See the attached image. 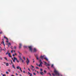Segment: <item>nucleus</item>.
I'll return each instance as SVG.
<instances>
[{"instance_id":"obj_51","label":"nucleus","mask_w":76,"mask_h":76,"mask_svg":"<svg viewBox=\"0 0 76 76\" xmlns=\"http://www.w3.org/2000/svg\"><path fill=\"white\" fill-rule=\"evenodd\" d=\"M50 73H48V75H50Z\"/></svg>"},{"instance_id":"obj_61","label":"nucleus","mask_w":76,"mask_h":76,"mask_svg":"<svg viewBox=\"0 0 76 76\" xmlns=\"http://www.w3.org/2000/svg\"><path fill=\"white\" fill-rule=\"evenodd\" d=\"M11 76H15L14 75H11Z\"/></svg>"},{"instance_id":"obj_54","label":"nucleus","mask_w":76,"mask_h":76,"mask_svg":"<svg viewBox=\"0 0 76 76\" xmlns=\"http://www.w3.org/2000/svg\"><path fill=\"white\" fill-rule=\"evenodd\" d=\"M15 75H17V76H18V74H17V73H16Z\"/></svg>"},{"instance_id":"obj_64","label":"nucleus","mask_w":76,"mask_h":76,"mask_svg":"<svg viewBox=\"0 0 76 76\" xmlns=\"http://www.w3.org/2000/svg\"><path fill=\"white\" fill-rule=\"evenodd\" d=\"M50 76H51V74H50Z\"/></svg>"},{"instance_id":"obj_42","label":"nucleus","mask_w":76,"mask_h":76,"mask_svg":"<svg viewBox=\"0 0 76 76\" xmlns=\"http://www.w3.org/2000/svg\"><path fill=\"white\" fill-rule=\"evenodd\" d=\"M3 51H6V48H5L4 49H3Z\"/></svg>"},{"instance_id":"obj_46","label":"nucleus","mask_w":76,"mask_h":76,"mask_svg":"<svg viewBox=\"0 0 76 76\" xmlns=\"http://www.w3.org/2000/svg\"><path fill=\"white\" fill-rule=\"evenodd\" d=\"M23 73H25V71H23Z\"/></svg>"},{"instance_id":"obj_36","label":"nucleus","mask_w":76,"mask_h":76,"mask_svg":"<svg viewBox=\"0 0 76 76\" xmlns=\"http://www.w3.org/2000/svg\"><path fill=\"white\" fill-rule=\"evenodd\" d=\"M11 53H13V50H12L11 51Z\"/></svg>"},{"instance_id":"obj_63","label":"nucleus","mask_w":76,"mask_h":76,"mask_svg":"<svg viewBox=\"0 0 76 76\" xmlns=\"http://www.w3.org/2000/svg\"><path fill=\"white\" fill-rule=\"evenodd\" d=\"M21 72H22V69L20 70Z\"/></svg>"},{"instance_id":"obj_17","label":"nucleus","mask_w":76,"mask_h":76,"mask_svg":"<svg viewBox=\"0 0 76 76\" xmlns=\"http://www.w3.org/2000/svg\"><path fill=\"white\" fill-rule=\"evenodd\" d=\"M46 65L47 66H50V64H47Z\"/></svg>"},{"instance_id":"obj_43","label":"nucleus","mask_w":76,"mask_h":76,"mask_svg":"<svg viewBox=\"0 0 76 76\" xmlns=\"http://www.w3.org/2000/svg\"><path fill=\"white\" fill-rule=\"evenodd\" d=\"M28 70L29 71V72H31V70H30V69H29V68H28Z\"/></svg>"},{"instance_id":"obj_25","label":"nucleus","mask_w":76,"mask_h":76,"mask_svg":"<svg viewBox=\"0 0 76 76\" xmlns=\"http://www.w3.org/2000/svg\"><path fill=\"white\" fill-rule=\"evenodd\" d=\"M14 49H16V46H14Z\"/></svg>"},{"instance_id":"obj_16","label":"nucleus","mask_w":76,"mask_h":76,"mask_svg":"<svg viewBox=\"0 0 76 76\" xmlns=\"http://www.w3.org/2000/svg\"><path fill=\"white\" fill-rule=\"evenodd\" d=\"M7 70L8 72H11V70H10V69H8Z\"/></svg>"},{"instance_id":"obj_10","label":"nucleus","mask_w":76,"mask_h":76,"mask_svg":"<svg viewBox=\"0 0 76 76\" xmlns=\"http://www.w3.org/2000/svg\"><path fill=\"white\" fill-rule=\"evenodd\" d=\"M15 58H15L14 57V59H13V62H15V61L16 60V59H15Z\"/></svg>"},{"instance_id":"obj_2","label":"nucleus","mask_w":76,"mask_h":76,"mask_svg":"<svg viewBox=\"0 0 76 76\" xmlns=\"http://www.w3.org/2000/svg\"><path fill=\"white\" fill-rule=\"evenodd\" d=\"M54 73H55V74L56 75H58V76H59V73H58V72L57 71H56V69H55L54 70Z\"/></svg>"},{"instance_id":"obj_41","label":"nucleus","mask_w":76,"mask_h":76,"mask_svg":"<svg viewBox=\"0 0 76 76\" xmlns=\"http://www.w3.org/2000/svg\"><path fill=\"white\" fill-rule=\"evenodd\" d=\"M19 69H20V71L22 70V69H21V68H20V67H19Z\"/></svg>"},{"instance_id":"obj_28","label":"nucleus","mask_w":76,"mask_h":76,"mask_svg":"<svg viewBox=\"0 0 76 76\" xmlns=\"http://www.w3.org/2000/svg\"><path fill=\"white\" fill-rule=\"evenodd\" d=\"M8 44H9V45H11V44L9 42L8 43Z\"/></svg>"},{"instance_id":"obj_22","label":"nucleus","mask_w":76,"mask_h":76,"mask_svg":"<svg viewBox=\"0 0 76 76\" xmlns=\"http://www.w3.org/2000/svg\"><path fill=\"white\" fill-rule=\"evenodd\" d=\"M31 67H32L33 69L34 68V66H32V65H31Z\"/></svg>"},{"instance_id":"obj_53","label":"nucleus","mask_w":76,"mask_h":76,"mask_svg":"<svg viewBox=\"0 0 76 76\" xmlns=\"http://www.w3.org/2000/svg\"><path fill=\"white\" fill-rule=\"evenodd\" d=\"M40 64H42V62H40Z\"/></svg>"},{"instance_id":"obj_26","label":"nucleus","mask_w":76,"mask_h":76,"mask_svg":"<svg viewBox=\"0 0 76 76\" xmlns=\"http://www.w3.org/2000/svg\"><path fill=\"white\" fill-rule=\"evenodd\" d=\"M52 75H53V76H55V74H54L53 73H52Z\"/></svg>"},{"instance_id":"obj_57","label":"nucleus","mask_w":76,"mask_h":76,"mask_svg":"<svg viewBox=\"0 0 76 76\" xmlns=\"http://www.w3.org/2000/svg\"><path fill=\"white\" fill-rule=\"evenodd\" d=\"M18 53L19 54L20 53V52H19V51H18Z\"/></svg>"},{"instance_id":"obj_3","label":"nucleus","mask_w":76,"mask_h":76,"mask_svg":"<svg viewBox=\"0 0 76 76\" xmlns=\"http://www.w3.org/2000/svg\"><path fill=\"white\" fill-rule=\"evenodd\" d=\"M26 62L27 65H28V64H29V63L30 62V61H29V59L28 58H27V60H26Z\"/></svg>"},{"instance_id":"obj_18","label":"nucleus","mask_w":76,"mask_h":76,"mask_svg":"<svg viewBox=\"0 0 76 76\" xmlns=\"http://www.w3.org/2000/svg\"><path fill=\"white\" fill-rule=\"evenodd\" d=\"M6 66H9V64L7 63L6 64Z\"/></svg>"},{"instance_id":"obj_23","label":"nucleus","mask_w":76,"mask_h":76,"mask_svg":"<svg viewBox=\"0 0 76 76\" xmlns=\"http://www.w3.org/2000/svg\"><path fill=\"white\" fill-rule=\"evenodd\" d=\"M11 64H13V62H12V60H11Z\"/></svg>"},{"instance_id":"obj_49","label":"nucleus","mask_w":76,"mask_h":76,"mask_svg":"<svg viewBox=\"0 0 76 76\" xmlns=\"http://www.w3.org/2000/svg\"><path fill=\"white\" fill-rule=\"evenodd\" d=\"M41 65L40 64H39L38 65V66H39V67H40V66H41Z\"/></svg>"},{"instance_id":"obj_47","label":"nucleus","mask_w":76,"mask_h":76,"mask_svg":"<svg viewBox=\"0 0 76 76\" xmlns=\"http://www.w3.org/2000/svg\"><path fill=\"white\" fill-rule=\"evenodd\" d=\"M37 60H39V59H38V57H37Z\"/></svg>"},{"instance_id":"obj_7","label":"nucleus","mask_w":76,"mask_h":76,"mask_svg":"<svg viewBox=\"0 0 76 76\" xmlns=\"http://www.w3.org/2000/svg\"><path fill=\"white\" fill-rule=\"evenodd\" d=\"M8 54L10 57H12V56L10 55V53H8Z\"/></svg>"},{"instance_id":"obj_27","label":"nucleus","mask_w":76,"mask_h":76,"mask_svg":"<svg viewBox=\"0 0 76 76\" xmlns=\"http://www.w3.org/2000/svg\"><path fill=\"white\" fill-rule=\"evenodd\" d=\"M44 73H45L47 72V71H45V70H44Z\"/></svg>"},{"instance_id":"obj_34","label":"nucleus","mask_w":76,"mask_h":76,"mask_svg":"<svg viewBox=\"0 0 76 76\" xmlns=\"http://www.w3.org/2000/svg\"><path fill=\"white\" fill-rule=\"evenodd\" d=\"M19 55L20 56V55H21V53H19Z\"/></svg>"},{"instance_id":"obj_56","label":"nucleus","mask_w":76,"mask_h":76,"mask_svg":"<svg viewBox=\"0 0 76 76\" xmlns=\"http://www.w3.org/2000/svg\"><path fill=\"white\" fill-rule=\"evenodd\" d=\"M11 48V49L13 50V48H12V46Z\"/></svg>"},{"instance_id":"obj_14","label":"nucleus","mask_w":76,"mask_h":76,"mask_svg":"<svg viewBox=\"0 0 76 76\" xmlns=\"http://www.w3.org/2000/svg\"><path fill=\"white\" fill-rule=\"evenodd\" d=\"M1 44H3L4 46H5V44H4V41H3L2 42H1Z\"/></svg>"},{"instance_id":"obj_33","label":"nucleus","mask_w":76,"mask_h":76,"mask_svg":"<svg viewBox=\"0 0 76 76\" xmlns=\"http://www.w3.org/2000/svg\"><path fill=\"white\" fill-rule=\"evenodd\" d=\"M44 63H45V64H47V62H45V61H44Z\"/></svg>"},{"instance_id":"obj_40","label":"nucleus","mask_w":76,"mask_h":76,"mask_svg":"<svg viewBox=\"0 0 76 76\" xmlns=\"http://www.w3.org/2000/svg\"><path fill=\"white\" fill-rule=\"evenodd\" d=\"M26 47H27L26 46H24V48H26Z\"/></svg>"},{"instance_id":"obj_50","label":"nucleus","mask_w":76,"mask_h":76,"mask_svg":"<svg viewBox=\"0 0 76 76\" xmlns=\"http://www.w3.org/2000/svg\"><path fill=\"white\" fill-rule=\"evenodd\" d=\"M0 59H1V60H2V58H0Z\"/></svg>"},{"instance_id":"obj_31","label":"nucleus","mask_w":76,"mask_h":76,"mask_svg":"<svg viewBox=\"0 0 76 76\" xmlns=\"http://www.w3.org/2000/svg\"><path fill=\"white\" fill-rule=\"evenodd\" d=\"M2 33H3V32H2V31L0 32V34H1Z\"/></svg>"},{"instance_id":"obj_15","label":"nucleus","mask_w":76,"mask_h":76,"mask_svg":"<svg viewBox=\"0 0 76 76\" xmlns=\"http://www.w3.org/2000/svg\"><path fill=\"white\" fill-rule=\"evenodd\" d=\"M44 58L45 59V60H47V61H48V59L47 58Z\"/></svg>"},{"instance_id":"obj_59","label":"nucleus","mask_w":76,"mask_h":76,"mask_svg":"<svg viewBox=\"0 0 76 76\" xmlns=\"http://www.w3.org/2000/svg\"><path fill=\"white\" fill-rule=\"evenodd\" d=\"M36 65H37V66H38V64H36Z\"/></svg>"},{"instance_id":"obj_62","label":"nucleus","mask_w":76,"mask_h":76,"mask_svg":"<svg viewBox=\"0 0 76 76\" xmlns=\"http://www.w3.org/2000/svg\"><path fill=\"white\" fill-rule=\"evenodd\" d=\"M20 76H22V75H21V74H20Z\"/></svg>"},{"instance_id":"obj_44","label":"nucleus","mask_w":76,"mask_h":76,"mask_svg":"<svg viewBox=\"0 0 76 76\" xmlns=\"http://www.w3.org/2000/svg\"><path fill=\"white\" fill-rule=\"evenodd\" d=\"M36 69H39V67H36Z\"/></svg>"},{"instance_id":"obj_5","label":"nucleus","mask_w":76,"mask_h":76,"mask_svg":"<svg viewBox=\"0 0 76 76\" xmlns=\"http://www.w3.org/2000/svg\"><path fill=\"white\" fill-rule=\"evenodd\" d=\"M22 47V44L20 43L19 44V49H20Z\"/></svg>"},{"instance_id":"obj_19","label":"nucleus","mask_w":76,"mask_h":76,"mask_svg":"<svg viewBox=\"0 0 76 76\" xmlns=\"http://www.w3.org/2000/svg\"><path fill=\"white\" fill-rule=\"evenodd\" d=\"M17 69H19V66H17Z\"/></svg>"},{"instance_id":"obj_9","label":"nucleus","mask_w":76,"mask_h":76,"mask_svg":"<svg viewBox=\"0 0 76 76\" xmlns=\"http://www.w3.org/2000/svg\"><path fill=\"white\" fill-rule=\"evenodd\" d=\"M14 59H16V60L17 63H19V61L18 60V59L17 58H14Z\"/></svg>"},{"instance_id":"obj_58","label":"nucleus","mask_w":76,"mask_h":76,"mask_svg":"<svg viewBox=\"0 0 76 76\" xmlns=\"http://www.w3.org/2000/svg\"><path fill=\"white\" fill-rule=\"evenodd\" d=\"M14 55H15V56H16V53H15Z\"/></svg>"},{"instance_id":"obj_29","label":"nucleus","mask_w":76,"mask_h":76,"mask_svg":"<svg viewBox=\"0 0 76 76\" xmlns=\"http://www.w3.org/2000/svg\"><path fill=\"white\" fill-rule=\"evenodd\" d=\"M6 74H9V72H6Z\"/></svg>"},{"instance_id":"obj_48","label":"nucleus","mask_w":76,"mask_h":76,"mask_svg":"<svg viewBox=\"0 0 76 76\" xmlns=\"http://www.w3.org/2000/svg\"><path fill=\"white\" fill-rule=\"evenodd\" d=\"M12 56L14 57V56H15V55H14V54H12Z\"/></svg>"},{"instance_id":"obj_20","label":"nucleus","mask_w":76,"mask_h":76,"mask_svg":"<svg viewBox=\"0 0 76 76\" xmlns=\"http://www.w3.org/2000/svg\"><path fill=\"white\" fill-rule=\"evenodd\" d=\"M4 58L6 60H7V58H6V57H4Z\"/></svg>"},{"instance_id":"obj_39","label":"nucleus","mask_w":76,"mask_h":76,"mask_svg":"<svg viewBox=\"0 0 76 76\" xmlns=\"http://www.w3.org/2000/svg\"><path fill=\"white\" fill-rule=\"evenodd\" d=\"M3 76H6V75H5V74H4L2 75Z\"/></svg>"},{"instance_id":"obj_4","label":"nucleus","mask_w":76,"mask_h":76,"mask_svg":"<svg viewBox=\"0 0 76 76\" xmlns=\"http://www.w3.org/2000/svg\"><path fill=\"white\" fill-rule=\"evenodd\" d=\"M4 38H6V39H7V40L6 42H7V43H8V42H9V41H8V38H7L6 37V36H4Z\"/></svg>"},{"instance_id":"obj_6","label":"nucleus","mask_w":76,"mask_h":76,"mask_svg":"<svg viewBox=\"0 0 76 76\" xmlns=\"http://www.w3.org/2000/svg\"><path fill=\"white\" fill-rule=\"evenodd\" d=\"M45 56H41L40 57V58H41L42 60H43V58H44V57Z\"/></svg>"},{"instance_id":"obj_30","label":"nucleus","mask_w":76,"mask_h":76,"mask_svg":"<svg viewBox=\"0 0 76 76\" xmlns=\"http://www.w3.org/2000/svg\"><path fill=\"white\" fill-rule=\"evenodd\" d=\"M40 71H41V72H42V69H40Z\"/></svg>"},{"instance_id":"obj_1","label":"nucleus","mask_w":76,"mask_h":76,"mask_svg":"<svg viewBox=\"0 0 76 76\" xmlns=\"http://www.w3.org/2000/svg\"><path fill=\"white\" fill-rule=\"evenodd\" d=\"M28 47V48H29V51H30L31 53H36V52L38 51V50L36 48H34L32 50V46H29Z\"/></svg>"},{"instance_id":"obj_38","label":"nucleus","mask_w":76,"mask_h":76,"mask_svg":"<svg viewBox=\"0 0 76 76\" xmlns=\"http://www.w3.org/2000/svg\"><path fill=\"white\" fill-rule=\"evenodd\" d=\"M39 62H41V59H40V61Z\"/></svg>"},{"instance_id":"obj_52","label":"nucleus","mask_w":76,"mask_h":76,"mask_svg":"<svg viewBox=\"0 0 76 76\" xmlns=\"http://www.w3.org/2000/svg\"><path fill=\"white\" fill-rule=\"evenodd\" d=\"M8 46L9 47V43H8Z\"/></svg>"},{"instance_id":"obj_24","label":"nucleus","mask_w":76,"mask_h":76,"mask_svg":"<svg viewBox=\"0 0 76 76\" xmlns=\"http://www.w3.org/2000/svg\"><path fill=\"white\" fill-rule=\"evenodd\" d=\"M9 53V52H7L6 54V55H7V54H9V53Z\"/></svg>"},{"instance_id":"obj_55","label":"nucleus","mask_w":76,"mask_h":76,"mask_svg":"<svg viewBox=\"0 0 76 76\" xmlns=\"http://www.w3.org/2000/svg\"><path fill=\"white\" fill-rule=\"evenodd\" d=\"M37 73H39V72L38 71H37Z\"/></svg>"},{"instance_id":"obj_35","label":"nucleus","mask_w":76,"mask_h":76,"mask_svg":"<svg viewBox=\"0 0 76 76\" xmlns=\"http://www.w3.org/2000/svg\"><path fill=\"white\" fill-rule=\"evenodd\" d=\"M53 64H52L51 65V67H53Z\"/></svg>"},{"instance_id":"obj_21","label":"nucleus","mask_w":76,"mask_h":76,"mask_svg":"<svg viewBox=\"0 0 76 76\" xmlns=\"http://www.w3.org/2000/svg\"><path fill=\"white\" fill-rule=\"evenodd\" d=\"M23 59H24V60H26V59H25V57L23 56Z\"/></svg>"},{"instance_id":"obj_12","label":"nucleus","mask_w":76,"mask_h":76,"mask_svg":"<svg viewBox=\"0 0 76 76\" xmlns=\"http://www.w3.org/2000/svg\"><path fill=\"white\" fill-rule=\"evenodd\" d=\"M12 67H13V68H14V69H15V65H14V64H12Z\"/></svg>"},{"instance_id":"obj_60","label":"nucleus","mask_w":76,"mask_h":76,"mask_svg":"<svg viewBox=\"0 0 76 76\" xmlns=\"http://www.w3.org/2000/svg\"><path fill=\"white\" fill-rule=\"evenodd\" d=\"M34 62H35V61H33V63H34Z\"/></svg>"},{"instance_id":"obj_37","label":"nucleus","mask_w":76,"mask_h":76,"mask_svg":"<svg viewBox=\"0 0 76 76\" xmlns=\"http://www.w3.org/2000/svg\"><path fill=\"white\" fill-rule=\"evenodd\" d=\"M33 74H34V75H36V74L35 73H33Z\"/></svg>"},{"instance_id":"obj_11","label":"nucleus","mask_w":76,"mask_h":76,"mask_svg":"<svg viewBox=\"0 0 76 76\" xmlns=\"http://www.w3.org/2000/svg\"><path fill=\"white\" fill-rule=\"evenodd\" d=\"M40 74L41 75H44V73H43L42 72H40Z\"/></svg>"},{"instance_id":"obj_13","label":"nucleus","mask_w":76,"mask_h":76,"mask_svg":"<svg viewBox=\"0 0 76 76\" xmlns=\"http://www.w3.org/2000/svg\"><path fill=\"white\" fill-rule=\"evenodd\" d=\"M28 73L29 74V75H30V76H32V74L31 73H29V72H28Z\"/></svg>"},{"instance_id":"obj_32","label":"nucleus","mask_w":76,"mask_h":76,"mask_svg":"<svg viewBox=\"0 0 76 76\" xmlns=\"http://www.w3.org/2000/svg\"><path fill=\"white\" fill-rule=\"evenodd\" d=\"M21 61H22V62L23 63V62H24V61H23V60L22 59V60Z\"/></svg>"},{"instance_id":"obj_45","label":"nucleus","mask_w":76,"mask_h":76,"mask_svg":"<svg viewBox=\"0 0 76 76\" xmlns=\"http://www.w3.org/2000/svg\"><path fill=\"white\" fill-rule=\"evenodd\" d=\"M40 65L41 66V67H42V64L40 63Z\"/></svg>"},{"instance_id":"obj_8","label":"nucleus","mask_w":76,"mask_h":76,"mask_svg":"<svg viewBox=\"0 0 76 76\" xmlns=\"http://www.w3.org/2000/svg\"><path fill=\"white\" fill-rule=\"evenodd\" d=\"M19 57L20 58V60H22V58H21V56H19Z\"/></svg>"}]
</instances>
